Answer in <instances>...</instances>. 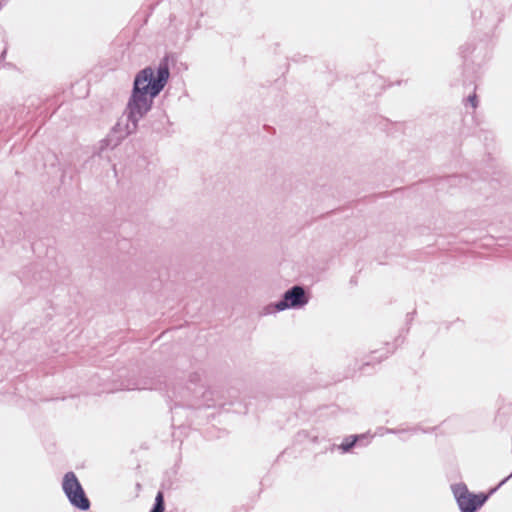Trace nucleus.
I'll return each mask as SVG.
<instances>
[{
    "label": "nucleus",
    "instance_id": "20e7f679",
    "mask_svg": "<svg viewBox=\"0 0 512 512\" xmlns=\"http://www.w3.org/2000/svg\"><path fill=\"white\" fill-rule=\"evenodd\" d=\"M62 489L72 506L82 511L90 508V501L74 472L70 471L64 475Z\"/></svg>",
    "mask_w": 512,
    "mask_h": 512
},
{
    "label": "nucleus",
    "instance_id": "f03ea898",
    "mask_svg": "<svg viewBox=\"0 0 512 512\" xmlns=\"http://www.w3.org/2000/svg\"><path fill=\"white\" fill-rule=\"evenodd\" d=\"M134 112L135 113H133L131 107L126 105L123 115L118 119L108 136L100 142L99 155H101L107 148L114 149L124 138L137 130L138 123L145 114L136 111Z\"/></svg>",
    "mask_w": 512,
    "mask_h": 512
},
{
    "label": "nucleus",
    "instance_id": "6e6552de",
    "mask_svg": "<svg viewBox=\"0 0 512 512\" xmlns=\"http://www.w3.org/2000/svg\"><path fill=\"white\" fill-rule=\"evenodd\" d=\"M165 504H164V495L161 491H159L155 497V503L150 510V512H164Z\"/></svg>",
    "mask_w": 512,
    "mask_h": 512
},
{
    "label": "nucleus",
    "instance_id": "423d86ee",
    "mask_svg": "<svg viewBox=\"0 0 512 512\" xmlns=\"http://www.w3.org/2000/svg\"><path fill=\"white\" fill-rule=\"evenodd\" d=\"M371 438L372 436L368 434L351 435L342 442V444L339 446V449L342 450L343 453H347L358 442H361L363 445H367L370 442Z\"/></svg>",
    "mask_w": 512,
    "mask_h": 512
},
{
    "label": "nucleus",
    "instance_id": "0eeeda50",
    "mask_svg": "<svg viewBox=\"0 0 512 512\" xmlns=\"http://www.w3.org/2000/svg\"><path fill=\"white\" fill-rule=\"evenodd\" d=\"M419 431H420V428L416 427V426L415 427H411V428H407V429L387 428L385 430L386 433L398 434L400 436V439L403 440V441L407 440L409 438V436L417 434Z\"/></svg>",
    "mask_w": 512,
    "mask_h": 512
},
{
    "label": "nucleus",
    "instance_id": "9d476101",
    "mask_svg": "<svg viewBox=\"0 0 512 512\" xmlns=\"http://www.w3.org/2000/svg\"><path fill=\"white\" fill-rule=\"evenodd\" d=\"M512 477V473L507 476L504 480L501 481L500 485L504 484L508 479H510Z\"/></svg>",
    "mask_w": 512,
    "mask_h": 512
},
{
    "label": "nucleus",
    "instance_id": "39448f33",
    "mask_svg": "<svg viewBox=\"0 0 512 512\" xmlns=\"http://www.w3.org/2000/svg\"><path fill=\"white\" fill-rule=\"evenodd\" d=\"M451 489L461 512H476L488 499V496L483 493L469 492L464 483L454 484Z\"/></svg>",
    "mask_w": 512,
    "mask_h": 512
},
{
    "label": "nucleus",
    "instance_id": "1a4fd4ad",
    "mask_svg": "<svg viewBox=\"0 0 512 512\" xmlns=\"http://www.w3.org/2000/svg\"><path fill=\"white\" fill-rule=\"evenodd\" d=\"M467 102L472 106V108H476V107H477V104H478L476 94L470 95V96L467 98Z\"/></svg>",
    "mask_w": 512,
    "mask_h": 512
},
{
    "label": "nucleus",
    "instance_id": "7ed1b4c3",
    "mask_svg": "<svg viewBox=\"0 0 512 512\" xmlns=\"http://www.w3.org/2000/svg\"><path fill=\"white\" fill-rule=\"evenodd\" d=\"M309 302L304 288L299 285H295L288 289L280 301L270 304L265 307L264 313L270 314L274 312L284 311L286 309H300Z\"/></svg>",
    "mask_w": 512,
    "mask_h": 512
},
{
    "label": "nucleus",
    "instance_id": "f257e3e1",
    "mask_svg": "<svg viewBox=\"0 0 512 512\" xmlns=\"http://www.w3.org/2000/svg\"><path fill=\"white\" fill-rule=\"evenodd\" d=\"M169 75L166 64L159 65L156 75L151 67L140 70L135 75L132 92L126 105L131 107L133 112H141L146 115L152 108L154 98L167 84Z\"/></svg>",
    "mask_w": 512,
    "mask_h": 512
}]
</instances>
